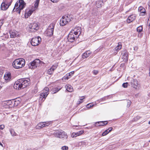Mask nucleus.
Returning a JSON list of instances; mask_svg holds the SVG:
<instances>
[{
  "label": "nucleus",
  "mask_w": 150,
  "mask_h": 150,
  "mask_svg": "<svg viewBox=\"0 0 150 150\" xmlns=\"http://www.w3.org/2000/svg\"><path fill=\"white\" fill-rule=\"evenodd\" d=\"M3 21H0V26L1 27V26L3 24Z\"/></svg>",
  "instance_id": "49"
},
{
  "label": "nucleus",
  "mask_w": 150,
  "mask_h": 150,
  "mask_svg": "<svg viewBox=\"0 0 150 150\" xmlns=\"http://www.w3.org/2000/svg\"><path fill=\"white\" fill-rule=\"evenodd\" d=\"M67 21L64 18V16H63L60 20L59 24L61 26H63L67 24Z\"/></svg>",
  "instance_id": "16"
},
{
  "label": "nucleus",
  "mask_w": 150,
  "mask_h": 150,
  "mask_svg": "<svg viewBox=\"0 0 150 150\" xmlns=\"http://www.w3.org/2000/svg\"><path fill=\"white\" fill-rule=\"evenodd\" d=\"M66 88L67 91L69 92H72L73 90V87L70 85H68Z\"/></svg>",
  "instance_id": "32"
},
{
  "label": "nucleus",
  "mask_w": 150,
  "mask_h": 150,
  "mask_svg": "<svg viewBox=\"0 0 150 150\" xmlns=\"http://www.w3.org/2000/svg\"><path fill=\"white\" fill-rule=\"evenodd\" d=\"M54 135L57 137L63 138L67 139V134L63 131L62 130H57L54 133Z\"/></svg>",
  "instance_id": "6"
},
{
  "label": "nucleus",
  "mask_w": 150,
  "mask_h": 150,
  "mask_svg": "<svg viewBox=\"0 0 150 150\" xmlns=\"http://www.w3.org/2000/svg\"><path fill=\"white\" fill-rule=\"evenodd\" d=\"M0 145L2 146V147H3V145L1 143V142H0Z\"/></svg>",
  "instance_id": "50"
},
{
  "label": "nucleus",
  "mask_w": 150,
  "mask_h": 150,
  "mask_svg": "<svg viewBox=\"0 0 150 150\" xmlns=\"http://www.w3.org/2000/svg\"><path fill=\"white\" fill-rule=\"evenodd\" d=\"M112 128L110 127L108 129L105 130L102 134V136H104L108 134L109 132H110L112 130Z\"/></svg>",
  "instance_id": "24"
},
{
  "label": "nucleus",
  "mask_w": 150,
  "mask_h": 150,
  "mask_svg": "<svg viewBox=\"0 0 150 150\" xmlns=\"http://www.w3.org/2000/svg\"><path fill=\"white\" fill-rule=\"evenodd\" d=\"M84 132L83 131H80L77 133H73L71 134V137L73 138L74 137H76L77 136H79L82 134Z\"/></svg>",
  "instance_id": "18"
},
{
  "label": "nucleus",
  "mask_w": 150,
  "mask_h": 150,
  "mask_svg": "<svg viewBox=\"0 0 150 150\" xmlns=\"http://www.w3.org/2000/svg\"><path fill=\"white\" fill-rule=\"evenodd\" d=\"M31 26H32V25H28V30L29 31H30V32H35L34 30L33 31V30H33V29H32Z\"/></svg>",
  "instance_id": "38"
},
{
  "label": "nucleus",
  "mask_w": 150,
  "mask_h": 150,
  "mask_svg": "<svg viewBox=\"0 0 150 150\" xmlns=\"http://www.w3.org/2000/svg\"><path fill=\"white\" fill-rule=\"evenodd\" d=\"M40 0H36L35 3L34 4V7H33L32 8H33V9H35V10H36L39 4Z\"/></svg>",
  "instance_id": "31"
},
{
  "label": "nucleus",
  "mask_w": 150,
  "mask_h": 150,
  "mask_svg": "<svg viewBox=\"0 0 150 150\" xmlns=\"http://www.w3.org/2000/svg\"><path fill=\"white\" fill-rule=\"evenodd\" d=\"M31 27L32 29H33L34 30H34L35 32L39 28L38 25V24L36 23H33Z\"/></svg>",
  "instance_id": "27"
},
{
  "label": "nucleus",
  "mask_w": 150,
  "mask_h": 150,
  "mask_svg": "<svg viewBox=\"0 0 150 150\" xmlns=\"http://www.w3.org/2000/svg\"><path fill=\"white\" fill-rule=\"evenodd\" d=\"M16 101L14 100H9L8 103V105H11V107H13V106H15L16 105Z\"/></svg>",
  "instance_id": "30"
},
{
  "label": "nucleus",
  "mask_w": 150,
  "mask_h": 150,
  "mask_svg": "<svg viewBox=\"0 0 150 150\" xmlns=\"http://www.w3.org/2000/svg\"><path fill=\"white\" fill-rule=\"evenodd\" d=\"M143 30V28L142 26H140L138 27L137 29V31L138 32H140L142 31Z\"/></svg>",
  "instance_id": "36"
},
{
  "label": "nucleus",
  "mask_w": 150,
  "mask_h": 150,
  "mask_svg": "<svg viewBox=\"0 0 150 150\" xmlns=\"http://www.w3.org/2000/svg\"><path fill=\"white\" fill-rule=\"evenodd\" d=\"M149 76H150V69H149Z\"/></svg>",
  "instance_id": "53"
},
{
  "label": "nucleus",
  "mask_w": 150,
  "mask_h": 150,
  "mask_svg": "<svg viewBox=\"0 0 150 150\" xmlns=\"http://www.w3.org/2000/svg\"><path fill=\"white\" fill-rule=\"evenodd\" d=\"M138 10L140 12V15L141 16H144L145 15V14L146 13V11L145 9L143 7H139V8Z\"/></svg>",
  "instance_id": "17"
},
{
  "label": "nucleus",
  "mask_w": 150,
  "mask_h": 150,
  "mask_svg": "<svg viewBox=\"0 0 150 150\" xmlns=\"http://www.w3.org/2000/svg\"><path fill=\"white\" fill-rule=\"evenodd\" d=\"M57 65H53L52 67L47 71V74H48L51 75L53 74L54 70L57 68Z\"/></svg>",
  "instance_id": "10"
},
{
  "label": "nucleus",
  "mask_w": 150,
  "mask_h": 150,
  "mask_svg": "<svg viewBox=\"0 0 150 150\" xmlns=\"http://www.w3.org/2000/svg\"><path fill=\"white\" fill-rule=\"evenodd\" d=\"M30 80L28 78H22L15 81L14 88L16 90L21 89L26 87L29 84Z\"/></svg>",
  "instance_id": "1"
},
{
  "label": "nucleus",
  "mask_w": 150,
  "mask_h": 150,
  "mask_svg": "<svg viewBox=\"0 0 150 150\" xmlns=\"http://www.w3.org/2000/svg\"><path fill=\"white\" fill-rule=\"evenodd\" d=\"M5 127V126L4 125H0V136H2L4 134V132L3 131V129Z\"/></svg>",
  "instance_id": "28"
},
{
  "label": "nucleus",
  "mask_w": 150,
  "mask_h": 150,
  "mask_svg": "<svg viewBox=\"0 0 150 150\" xmlns=\"http://www.w3.org/2000/svg\"><path fill=\"white\" fill-rule=\"evenodd\" d=\"M60 89L61 88L59 87L55 88L54 89V91H55V92H54V93H55L57 92L58 91L60 90Z\"/></svg>",
  "instance_id": "39"
},
{
  "label": "nucleus",
  "mask_w": 150,
  "mask_h": 150,
  "mask_svg": "<svg viewBox=\"0 0 150 150\" xmlns=\"http://www.w3.org/2000/svg\"><path fill=\"white\" fill-rule=\"evenodd\" d=\"M91 53L90 51H87L83 54L82 57L83 58H86L88 57L90 55Z\"/></svg>",
  "instance_id": "23"
},
{
  "label": "nucleus",
  "mask_w": 150,
  "mask_h": 150,
  "mask_svg": "<svg viewBox=\"0 0 150 150\" xmlns=\"http://www.w3.org/2000/svg\"><path fill=\"white\" fill-rule=\"evenodd\" d=\"M74 73V71H71L70 73L66 74L63 77V79H68L71 76V75H73Z\"/></svg>",
  "instance_id": "20"
},
{
  "label": "nucleus",
  "mask_w": 150,
  "mask_h": 150,
  "mask_svg": "<svg viewBox=\"0 0 150 150\" xmlns=\"http://www.w3.org/2000/svg\"><path fill=\"white\" fill-rule=\"evenodd\" d=\"M122 57L123 59L126 61H127L128 58V52L127 51H125L123 53H122Z\"/></svg>",
  "instance_id": "22"
},
{
  "label": "nucleus",
  "mask_w": 150,
  "mask_h": 150,
  "mask_svg": "<svg viewBox=\"0 0 150 150\" xmlns=\"http://www.w3.org/2000/svg\"><path fill=\"white\" fill-rule=\"evenodd\" d=\"M55 23H52L50 24L48 26L47 30V36H51L53 34V32Z\"/></svg>",
  "instance_id": "7"
},
{
  "label": "nucleus",
  "mask_w": 150,
  "mask_h": 150,
  "mask_svg": "<svg viewBox=\"0 0 150 150\" xmlns=\"http://www.w3.org/2000/svg\"><path fill=\"white\" fill-rule=\"evenodd\" d=\"M50 122H41L39 123L36 126L37 129H40L44 127L48 126L50 125Z\"/></svg>",
  "instance_id": "9"
},
{
  "label": "nucleus",
  "mask_w": 150,
  "mask_h": 150,
  "mask_svg": "<svg viewBox=\"0 0 150 150\" xmlns=\"http://www.w3.org/2000/svg\"><path fill=\"white\" fill-rule=\"evenodd\" d=\"M48 94L49 93H44L43 92L41 93L40 95V98H41L42 100L43 99H44L43 101H44Z\"/></svg>",
  "instance_id": "25"
},
{
  "label": "nucleus",
  "mask_w": 150,
  "mask_h": 150,
  "mask_svg": "<svg viewBox=\"0 0 150 150\" xmlns=\"http://www.w3.org/2000/svg\"><path fill=\"white\" fill-rule=\"evenodd\" d=\"M13 1V0H4V2L8 4V6H10Z\"/></svg>",
  "instance_id": "33"
},
{
  "label": "nucleus",
  "mask_w": 150,
  "mask_h": 150,
  "mask_svg": "<svg viewBox=\"0 0 150 150\" xmlns=\"http://www.w3.org/2000/svg\"><path fill=\"white\" fill-rule=\"evenodd\" d=\"M9 6H8V4H6L3 2L1 5V10L3 11H5L6 10Z\"/></svg>",
  "instance_id": "14"
},
{
  "label": "nucleus",
  "mask_w": 150,
  "mask_h": 150,
  "mask_svg": "<svg viewBox=\"0 0 150 150\" xmlns=\"http://www.w3.org/2000/svg\"><path fill=\"white\" fill-rule=\"evenodd\" d=\"M61 149L62 150H67L68 149V147L67 146H62Z\"/></svg>",
  "instance_id": "41"
},
{
  "label": "nucleus",
  "mask_w": 150,
  "mask_h": 150,
  "mask_svg": "<svg viewBox=\"0 0 150 150\" xmlns=\"http://www.w3.org/2000/svg\"><path fill=\"white\" fill-rule=\"evenodd\" d=\"M11 78V75L10 72H6L5 74L4 79L5 80H10Z\"/></svg>",
  "instance_id": "13"
},
{
  "label": "nucleus",
  "mask_w": 150,
  "mask_h": 150,
  "mask_svg": "<svg viewBox=\"0 0 150 150\" xmlns=\"http://www.w3.org/2000/svg\"><path fill=\"white\" fill-rule=\"evenodd\" d=\"M25 64V60L23 59H16L13 62L12 65L15 69H18L24 67Z\"/></svg>",
  "instance_id": "4"
},
{
  "label": "nucleus",
  "mask_w": 150,
  "mask_h": 150,
  "mask_svg": "<svg viewBox=\"0 0 150 150\" xmlns=\"http://www.w3.org/2000/svg\"><path fill=\"white\" fill-rule=\"evenodd\" d=\"M127 103H128L127 107H129L130 106V105L131 101L130 100H129L127 101Z\"/></svg>",
  "instance_id": "48"
},
{
  "label": "nucleus",
  "mask_w": 150,
  "mask_h": 150,
  "mask_svg": "<svg viewBox=\"0 0 150 150\" xmlns=\"http://www.w3.org/2000/svg\"><path fill=\"white\" fill-rule=\"evenodd\" d=\"M149 124H150V121H149Z\"/></svg>",
  "instance_id": "54"
},
{
  "label": "nucleus",
  "mask_w": 150,
  "mask_h": 150,
  "mask_svg": "<svg viewBox=\"0 0 150 150\" xmlns=\"http://www.w3.org/2000/svg\"><path fill=\"white\" fill-rule=\"evenodd\" d=\"M108 123L107 121H100L96 123V126H103L107 125Z\"/></svg>",
  "instance_id": "12"
},
{
  "label": "nucleus",
  "mask_w": 150,
  "mask_h": 150,
  "mask_svg": "<svg viewBox=\"0 0 150 150\" xmlns=\"http://www.w3.org/2000/svg\"><path fill=\"white\" fill-rule=\"evenodd\" d=\"M34 90H35L34 91V93H36L38 91L37 87H35Z\"/></svg>",
  "instance_id": "47"
},
{
  "label": "nucleus",
  "mask_w": 150,
  "mask_h": 150,
  "mask_svg": "<svg viewBox=\"0 0 150 150\" xmlns=\"http://www.w3.org/2000/svg\"><path fill=\"white\" fill-rule=\"evenodd\" d=\"M131 86L135 88H137L138 86V83L137 80L136 79H133L131 81Z\"/></svg>",
  "instance_id": "11"
},
{
  "label": "nucleus",
  "mask_w": 150,
  "mask_h": 150,
  "mask_svg": "<svg viewBox=\"0 0 150 150\" xmlns=\"http://www.w3.org/2000/svg\"><path fill=\"white\" fill-rule=\"evenodd\" d=\"M108 96H105L103 98L100 99L99 100L100 101L106 100V99H108Z\"/></svg>",
  "instance_id": "37"
},
{
  "label": "nucleus",
  "mask_w": 150,
  "mask_h": 150,
  "mask_svg": "<svg viewBox=\"0 0 150 150\" xmlns=\"http://www.w3.org/2000/svg\"><path fill=\"white\" fill-rule=\"evenodd\" d=\"M136 17L135 16L133 15H130L128 17L127 19V22L128 23L133 21L135 19Z\"/></svg>",
  "instance_id": "15"
},
{
  "label": "nucleus",
  "mask_w": 150,
  "mask_h": 150,
  "mask_svg": "<svg viewBox=\"0 0 150 150\" xmlns=\"http://www.w3.org/2000/svg\"><path fill=\"white\" fill-rule=\"evenodd\" d=\"M41 41V38L40 37L34 38L31 39V43L33 46H36L39 45Z\"/></svg>",
  "instance_id": "8"
},
{
  "label": "nucleus",
  "mask_w": 150,
  "mask_h": 150,
  "mask_svg": "<svg viewBox=\"0 0 150 150\" xmlns=\"http://www.w3.org/2000/svg\"><path fill=\"white\" fill-rule=\"evenodd\" d=\"M53 3H57L60 0H50Z\"/></svg>",
  "instance_id": "46"
},
{
  "label": "nucleus",
  "mask_w": 150,
  "mask_h": 150,
  "mask_svg": "<svg viewBox=\"0 0 150 150\" xmlns=\"http://www.w3.org/2000/svg\"><path fill=\"white\" fill-rule=\"evenodd\" d=\"M148 96L149 97H150V93H149L148 94Z\"/></svg>",
  "instance_id": "52"
},
{
  "label": "nucleus",
  "mask_w": 150,
  "mask_h": 150,
  "mask_svg": "<svg viewBox=\"0 0 150 150\" xmlns=\"http://www.w3.org/2000/svg\"><path fill=\"white\" fill-rule=\"evenodd\" d=\"M26 3L23 0H19L16 3L13 11H16L19 14H20L21 10L23 9L26 5Z\"/></svg>",
  "instance_id": "3"
},
{
  "label": "nucleus",
  "mask_w": 150,
  "mask_h": 150,
  "mask_svg": "<svg viewBox=\"0 0 150 150\" xmlns=\"http://www.w3.org/2000/svg\"><path fill=\"white\" fill-rule=\"evenodd\" d=\"M84 98H80L79 99V100L78 102V104H80L81 103H82V100Z\"/></svg>",
  "instance_id": "44"
},
{
  "label": "nucleus",
  "mask_w": 150,
  "mask_h": 150,
  "mask_svg": "<svg viewBox=\"0 0 150 150\" xmlns=\"http://www.w3.org/2000/svg\"><path fill=\"white\" fill-rule=\"evenodd\" d=\"M121 45H118L117 46V47L115 48L116 50H120L121 49Z\"/></svg>",
  "instance_id": "45"
},
{
  "label": "nucleus",
  "mask_w": 150,
  "mask_h": 150,
  "mask_svg": "<svg viewBox=\"0 0 150 150\" xmlns=\"http://www.w3.org/2000/svg\"><path fill=\"white\" fill-rule=\"evenodd\" d=\"M128 83L126 82L123 83L122 84V86L124 88H127L128 86Z\"/></svg>",
  "instance_id": "42"
},
{
  "label": "nucleus",
  "mask_w": 150,
  "mask_h": 150,
  "mask_svg": "<svg viewBox=\"0 0 150 150\" xmlns=\"http://www.w3.org/2000/svg\"><path fill=\"white\" fill-rule=\"evenodd\" d=\"M10 131L11 134L12 136H16V134L14 130L11 129Z\"/></svg>",
  "instance_id": "35"
},
{
  "label": "nucleus",
  "mask_w": 150,
  "mask_h": 150,
  "mask_svg": "<svg viewBox=\"0 0 150 150\" xmlns=\"http://www.w3.org/2000/svg\"><path fill=\"white\" fill-rule=\"evenodd\" d=\"M103 4V1L98 0L96 2V4L97 7L99 8L102 6V5Z\"/></svg>",
  "instance_id": "26"
},
{
  "label": "nucleus",
  "mask_w": 150,
  "mask_h": 150,
  "mask_svg": "<svg viewBox=\"0 0 150 150\" xmlns=\"http://www.w3.org/2000/svg\"><path fill=\"white\" fill-rule=\"evenodd\" d=\"M148 5L149 7H150V1L149 2Z\"/></svg>",
  "instance_id": "51"
},
{
  "label": "nucleus",
  "mask_w": 150,
  "mask_h": 150,
  "mask_svg": "<svg viewBox=\"0 0 150 150\" xmlns=\"http://www.w3.org/2000/svg\"><path fill=\"white\" fill-rule=\"evenodd\" d=\"M98 72V70H94L93 71V74L95 75H96L97 74Z\"/></svg>",
  "instance_id": "43"
},
{
  "label": "nucleus",
  "mask_w": 150,
  "mask_h": 150,
  "mask_svg": "<svg viewBox=\"0 0 150 150\" xmlns=\"http://www.w3.org/2000/svg\"><path fill=\"white\" fill-rule=\"evenodd\" d=\"M49 91V89L48 87H45L43 90L42 92L44 93H48Z\"/></svg>",
  "instance_id": "34"
},
{
  "label": "nucleus",
  "mask_w": 150,
  "mask_h": 150,
  "mask_svg": "<svg viewBox=\"0 0 150 150\" xmlns=\"http://www.w3.org/2000/svg\"><path fill=\"white\" fill-rule=\"evenodd\" d=\"M93 106V105L92 103H89L86 105V107L88 108H90Z\"/></svg>",
  "instance_id": "40"
},
{
  "label": "nucleus",
  "mask_w": 150,
  "mask_h": 150,
  "mask_svg": "<svg viewBox=\"0 0 150 150\" xmlns=\"http://www.w3.org/2000/svg\"><path fill=\"white\" fill-rule=\"evenodd\" d=\"M35 11V9H33V8H32L27 13H25V16L26 15H27V16H30Z\"/></svg>",
  "instance_id": "29"
},
{
  "label": "nucleus",
  "mask_w": 150,
  "mask_h": 150,
  "mask_svg": "<svg viewBox=\"0 0 150 150\" xmlns=\"http://www.w3.org/2000/svg\"><path fill=\"white\" fill-rule=\"evenodd\" d=\"M64 17L66 19L67 23L70 21H72L73 20V18H72L71 16L70 15H65L64 16Z\"/></svg>",
  "instance_id": "19"
},
{
  "label": "nucleus",
  "mask_w": 150,
  "mask_h": 150,
  "mask_svg": "<svg viewBox=\"0 0 150 150\" xmlns=\"http://www.w3.org/2000/svg\"><path fill=\"white\" fill-rule=\"evenodd\" d=\"M41 61L39 59H36L29 63L28 66L29 69H34L40 65Z\"/></svg>",
  "instance_id": "5"
},
{
  "label": "nucleus",
  "mask_w": 150,
  "mask_h": 150,
  "mask_svg": "<svg viewBox=\"0 0 150 150\" xmlns=\"http://www.w3.org/2000/svg\"><path fill=\"white\" fill-rule=\"evenodd\" d=\"M81 28L79 27L75 28L69 34L67 39L68 41L72 42L75 40L76 38H78L81 34Z\"/></svg>",
  "instance_id": "2"
},
{
  "label": "nucleus",
  "mask_w": 150,
  "mask_h": 150,
  "mask_svg": "<svg viewBox=\"0 0 150 150\" xmlns=\"http://www.w3.org/2000/svg\"><path fill=\"white\" fill-rule=\"evenodd\" d=\"M9 33L11 38L17 37L18 36V35L16 33V32H15L14 31H13L12 30H10L9 31Z\"/></svg>",
  "instance_id": "21"
}]
</instances>
